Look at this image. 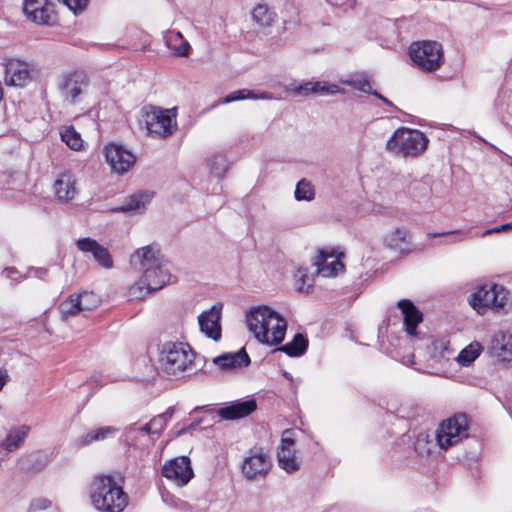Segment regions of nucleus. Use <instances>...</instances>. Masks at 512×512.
Segmentation results:
<instances>
[{
	"instance_id": "18",
	"label": "nucleus",
	"mask_w": 512,
	"mask_h": 512,
	"mask_svg": "<svg viewBox=\"0 0 512 512\" xmlns=\"http://www.w3.org/2000/svg\"><path fill=\"white\" fill-rule=\"evenodd\" d=\"M78 249L84 253H91L94 260L103 268L113 267V260L107 248L100 245L96 240L86 237L77 240Z\"/></svg>"
},
{
	"instance_id": "31",
	"label": "nucleus",
	"mask_w": 512,
	"mask_h": 512,
	"mask_svg": "<svg viewBox=\"0 0 512 512\" xmlns=\"http://www.w3.org/2000/svg\"><path fill=\"white\" fill-rule=\"evenodd\" d=\"M397 309L400 310L402 320H423V313L409 299H402L397 302Z\"/></svg>"
},
{
	"instance_id": "40",
	"label": "nucleus",
	"mask_w": 512,
	"mask_h": 512,
	"mask_svg": "<svg viewBox=\"0 0 512 512\" xmlns=\"http://www.w3.org/2000/svg\"><path fill=\"white\" fill-rule=\"evenodd\" d=\"M311 89H313V93L318 94H337L340 92H343V90L336 84L326 85L325 83L321 82H314L313 86H310Z\"/></svg>"
},
{
	"instance_id": "45",
	"label": "nucleus",
	"mask_w": 512,
	"mask_h": 512,
	"mask_svg": "<svg viewBox=\"0 0 512 512\" xmlns=\"http://www.w3.org/2000/svg\"><path fill=\"white\" fill-rule=\"evenodd\" d=\"M419 322H403L404 330L407 335L415 337L417 336V328Z\"/></svg>"
},
{
	"instance_id": "29",
	"label": "nucleus",
	"mask_w": 512,
	"mask_h": 512,
	"mask_svg": "<svg viewBox=\"0 0 512 512\" xmlns=\"http://www.w3.org/2000/svg\"><path fill=\"white\" fill-rule=\"evenodd\" d=\"M28 431L29 427L27 426H22L20 428L11 430L7 437L5 438V440L3 441V447L9 452L18 449L24 442V439L26 438Z\"/></svg>"
},
{
	"instance_id": "19",
	"label": "nucleus",
	"mask_w": 512,
	"mask_h": 512,
	"mask_svg": "<svg viewBox=\"0 0 512 512\" xmlns=\"http://www.w3.org/2000/svg\"><path fill=\"white\" fill-rule=\"evenodd\" d=\"M341 256H343V253L335 255V251L321 250L314 262L316 273L324 277L336 275L339 270L344 268V265L340 262Z\"/></svg>"
},
{
	"instance_id": "46",
	"label": "nucleus",
	"mask_w": 512,
	"mask_h": 512,
	"mask_svg": "<svg viewBox=\"0 0 512 512\" xmlns=\"http://www.w3.org/2000/svg\"><path fill=\"white\" fill-rule=\"evenodd\" d=\"M314 82H306L302 85H299L295 92L299 95H308L309 93H313V89L310 86H313Z\"/></svg>"
},
{
	"instance_id": "44",
	"label": "nucleus",
	"mask_w": 512,
	"mask_h": 512,
	"mask_svg": "<svg viewBox=\"0 0 512 512\" xmlns=\"http://www.w3.org/2000/svg\"><path fill=\"white\" fill-rule=\"evenodd\" d=\"M150 424L153 430V434L159 435L164 428L166 427L167 423L163 418H161L159 415L155 416L150 420Z\"/></svg>"
},
{
	"instance_id": "26",
	"label": "nucleus",
	"mask_w": 512,
	"mask_h": 512,
	"mask_svg": "<svg viewBox=\"0 0 512 512\" xmlns=\"http://www.w3.org/2000/svg\"><path fill=\"white\" fill-rule=\"evenodd\" d=\"M285 320L277 311L267 305L254 306L245 312V320Z\"/></svg>"
},
{
	"instance_id": "47",
	"label": "nucleus",
	"mask_w": 512,
	"mask_h": 512,
	"mask_svg": "<svg viewBox=\"0 0 512 512\" xmlns=\"http://www.w3.org/2000/svg\"><path fill=\"white\" fill-rule=\"evenodd\" d=\"M50 504V501H48L47 499H36L31 503V508L34 510L46 509L47 507L50 506Z\"/></svg>"
},
{
	"instance_id": "52",
	"label": "nucleus",
	"mask_w": 512,
	"mask_h": 512,
	"mask_svg": "<svg viewBox=\"0 0 512 512\" xmlns=\"http://www.w3.org/2000/svg\"><path fill=\"white\" fill-rule=\"evenodd\" d=\"M139 430L146 434H153V430H152L150 422H148L147 424L140 427Z\"/></svg>"
},
{
	"instance_id": "23",
	"label": "nucleus",
	"mask_w": 512,
	"mask_h": 512,
	"mask_svg": "<svg viewBox=\"0 0 512 512\" xmlns=\"http://www.w3.org/2000/svg\"><path fill=\"white\" fill-rule=\"evenodd\" d=\"M119 431L118 428L114 426H104L97 428L95 430H91L87 432L86 434L82 435L77 439V446L78 447H84L87 445H90L92 442L95 441H103L114 434H116Z\"/></svg>"
},
{
	"instance_id": "56",
	"label": "nucleus",
	"mask_w": 512,
	"mask_h": 512,
	"mask_svg": "<svg viewBox=\"0 0 512 512\" xmlns=\"http://www.w3.org/2000/svg\"><path fill=\"white\" fill-rule=\"evenodd\" d=\"M501 231H506L510 229V224H502L499 226Z\"/></svg>"
},
{
	"instance_id": "15",
	"label": "nucleus",
	"mask_w": 512,
	"mask_h": 512,
	"mask_svg": "<svg viewBox=\"0 0 512 512\" xmlns=\"http://www.w3.org/2000/svg\"><path fill=\"white\" fill-rule=\"evenodd\" d=\"M162 475L174 480L179 485L187 484L194 476L190 459L186 456L178 457L165 464Z\"/></svg>"
},
{
	"instance_id": "6",
	"label": "nucleus",
	"mask_w": 512,
	"mask_h": 512,
	"mask_svg": "<svg viewBox=\"0 0 512 512\" xmlns=\"http://www.w3.org/2000/svg\"><path fill=\"white\" fill-rule=\"evenodd\" d=\"M408 53L413 63L423 71H436L444 62L442 45L436 41L413 42Z\"/></svg>"
},
{
	"instance_id": "4",
	"label": "nucleus",
	"mask_w": 512,
	"mask_h": 512,
	"mask_svg": "<svg viewBox=\"0 0 512 512\" xmlns=\"http://www.w3.org/2000/svg\"><path fill=\"white\" fill-rule=\"evenodd\" d=\"M161 370L170 376H178L191 369L195 362V352L185 342H165L159 355Z\"/></svg>"
},
{
	"instance_id": "20",
	"label": "nucleus",
	"mask_w": 512,
	"mask_h": 512,
	"mask_svg": "<svg viewBox=\"0 0 512 512\" xmlns=\"http://www.w3.org/2000/svg\"><path fill=\"white\" fill-rule=\"evenodd\" d=\"M53 189L59 201L72 200L77 193L75 175L70 171L61 173L55 180Z\"/></svg>"
},
{
	"instance_id": "43",
	"label": "nucleus",
	"mask_w": 512,
	"mask_h": 512,
	"mask_svg": "<svg viewBox=\"0 0 512 512\" xmlns=\"http://www.w3.org/2000/svg\"><path fill=\"white\" fill-rule=\"evenodd\" d=\"M346 84L364 93L371 92L372 88L371 83L367 79H353L346 81Z\"/></svg>"
},
{
	"instance_id": "24",
	"label": "nucleus",
	"mask_w": 512,
	"mask_h": 512,
	"mask_svg": "<svg viewBox=\"0 0 512 512\" xmlns=\"http://www.w3.org/2000/svg\"><path fill=\"white\" fill-rule=\"evenodd\" d=\"M386 245L398 252H404L409 247V232L406 229L396 228L385 236Z\"/></svg>"
},
{
	"instance_id": "10",
	"label": "nucleus",
	"mask_w": 512,
	"mask_h": 512,
	"mask_svg": "<svg viewBox=\"0 0 512 512\" xmlns=\"http://www.w3.org/2000/svg\"><path fill=\"white\" fill-rule=\"evenodd\" d=\"M99 303L100 299L94 292L84 291L62 302L60 310L65 317H75L79 315L88 317L86 312L97 308Z\"/></svg>"
},
{
	"instance_id": "5",
	"label": "nucleus",
	"mask_w": 512,
	"mask_h": 512,
	"mask_svg": "<svg viewBox=\"0 0 512 512\" xmlns=\"http://www.w3.org/2000/svg\"><path fill=\"white\" fill-rule=\"evenodd\" d=\"M429 143L426 135L416 129L398 128L386 143V150L401 157H417Z\"/></svg>"
},
{
	"instance_id": "1",
	"label": "nucleus",
	"mask_w": 512,
	"mask_h": 512,
	"mask_svg": "<svg viewBox=\"0 0 512 512\" xmlns=\"http://www.w3.org/2000/svg\"><path fill=\"white\" fill-rule=\"evenodd\" d=\"M130 261L142 272L140 279L129 288L131 298L142 299L170 282V270L156 247L148 245L138 249L132 254Z\"/></svg>"
},
{
	"instance_id": "42",
	"label": "nucleus",
	"mask_w": 512,
	"mask_h": 512,
	"mask_svg": "<svg viewBox=\"0 0 512 512\" xmlns=\"http://www.w3.org/2000/svg\"><path fill=\"white\" fill-rule=\"evenodd\" d=\"M468 235H469L468 231L457 230V231H451V232H447V233H438V234L429 233L428 237L433 238V237L447 236L450 238L447 241V243H456V242H460V241L464 240Z\"/></svg>"
},
{
	"instance_id": "38",
	"label": "nucleus",
	"mask_w": 512,
	"mask_h": 512,
	"mask_svg": "<svg viewBox=\"0 0 512 512\" xmlns=\"http://www.w3.org/2000/svg\"><path fill=\"white\" fill-rule=\"evenodd\" d=\"M223 303L217 302L209 309L203 310L197 320H221Z\"/></svg>"
},
{
	"instance_id": "55",
	"label": "nucleus",
	"mask_w": 512,
	"mask_h": 512,
	"mask_svg": "<svg viewBox=\"0 0 512 512\" xmlns=\"http://www.w3.org/2000/svg\"><path fill=\"white\" fill-rule=\"evenodd\" d=\"M368 94H371V95L375 96L378 99H383V95L380 94L379 92H377L376 90H372L371 89V92H369Z\"/></svg>"
},
{
	"instance_id": "41",
	"label": "nucleus",
	"mask_w": 512,
	"mask_h": 512,
	"mask_svg": "<svg viewBox=\"0 0 512 512\" xmlns=\"http://www.w3.org/2000/svg\"><path fill=\"white\" fill-rule=\"evenodd\" d=\"M46 5H53L49 0H25L23 5V11L25 15H31L37 12V9H40Z\"/></svg>"
},
{
	"instance_id": "57",
	"label": "nucleus",
	"mask_w": 512,
	"mask_h": 512,
	"mask_svg": "<svg viewBox=\"0 0 512 512\" xmlns=\"http://www.w3.org/2000/svg\"><path fill=\"white\" fill-rule=\"evenodd\" d=\"M509 224H510V229H512V222H511V223H509Z\"/></svg>"
},
{
	"instance_id": "36",
	"label": "nucleus",
	"mask_w": 512,
	"mask_h": 512,
	"mask_svg": "<svg viewBox=\"0 0 512 512\" xmlns=\"http://www.w3.org/2000/svg\"><path fill=\"white\" fill-rule=\"evenodd\" d=\"M294 194L298 201H311L314 199L315 191L309 181L302 179L297 183Z\"/></svg>"
},
{
	"instance_id": "9",
	"label": "nucleus",
	"mask_w": 512,
	"mask_h": 512,
	"mask_svg": "<svg viewBox=\"0 0 512 512\" xmlns=\"http://www.w3.org/2000/svg\"><path fill=\"white\" fill-rule=\"evenodd\" d=\"M146 128L149 134L165 138L176 128L175 114L172 110L152 108L145 114Z\"/></svg>"
},
{
	"instance_id": "8",
	"label": "nucleus",
	"mask_w": 512,
	"mask_h": 512,
	"mask_svg": "<svg viewBox=\"0 0 512 512\" xmlns=\"http://www.w3.org/2000/svg\"><path fill=\"white\" fill-rule=\"evenodd\" d=\"M89 78L85 72L73 71L62 74L57 81V87L64 99L69 104L78 102L80 95L88 87Z\"/></svg>"
},
{
	"instance_id": "54",
	"label": "nucleus",
	"mask_w": 512,
	"mask_h": 512,
	"mask_svg": "<svg viewBox=\"0 0 512 512\" xmlns=\"http://www.w3.org/2000/svg\"><path fill=\"white\" fill-rule=\"evenodd\" d=\"M380 100H381L384 104H386L387 106L396 108V107L394 106V104H393L389 99H387L386 97H384V96H383V99H380Z\"/></svg>"
},
{
	"instance_id": "22",
	"label": "nucleus",
	"mask_w": 512,
	"mask_h": 512,
	"mask_svg": "<svg viewBox=\"0 0 512 512\" xmlns=\"http://www.w3.org/2000/svg\"><path fill=\"white\" fill-rule=\"evenodd\" d=\"M293 445V439L283 437L281 440V448L277 455L279 466L287 473H295L300 469V465L295 459Z\"/></svg>"
},
{
	"instance_id": "17",
	"label": "nucleus",
	"mask_w": 512,
	"mask_h": 512,
	"mask_svg": "<svg viewBox=\"0 0 512 512\" xmlns=\"http://www.w3.org/2000/svg\"><path fill=\"white\" fill-rule=\"evenodd\" d=\"M489 350L498 362H512V333L502 330L496 332L492 336Z\"/></svg>"
},
{
	"instance_id": "37",
	"label": "nucleus",
	"mask_w": 512,
	"mask_h": 512,
	"mask_svg": "<svg viewBox=\"0 0 512 512\" xmlns=\"http://www.w3.org/2000/svg\"><path fill=\"white\" fill-rule=\"evenodd\" d=\"M200 330L205 333L206 336L218 341L221 339V325L220 322H199Z\"/></svg>"
},
{
	"instance_id": "12",
	"label": "nucleus",
	"mask_w": 512,
	"mask_h": 512,
	"mask_svg": "<svg viewBox=\"0 0 512 512\" xmlns=\"http://www.w3.org/2000/svg\"><path fill=\"white\" fill-rule=\"evenodd\" d=\"M33 66L19 59H10L5 66V84L8 86L23 87L32 77Z\"/></svg>"
},
{
	"instance_id": "33",
	"label": "nucleus",
	"mask_w": 512,
	"mask_h": 512,
	"mask_svg": "<svg viewBox=\"0 0 512 512\" xmlns=\"http://www.w3.org/2000/svg\"><path fill=\"white\" fill-rule=\"evenodd\" d=\"M481 351V344L473 342L459 353L457 360L461 365L468 366L480 355Z\"/></svg>"
},
{
	"instance_id": "7",
	"label": "nucleus",
	"mask_w": 512,
	"mask_h": 512,
	"mask_svg": "<svg viewBox=\"0 0 512 512\" xmlns=\"http://www.w3.org/2000/svg\"><path fill=\"white\" fill-rule=\"evenodd\" d=\"M469 420L465 413H456L444 420L436 431V441L443 450L458 444L468 437Z\"/></svg>"
},
{
	"instance_id": "3",
	"label": "nucleus",
	"mask_w": 512,
	"mask_h": 512,
	"mask_svg": "<svg viewBox=\"0 0 512 512\" xmlns=\"http://www.w3.org/2000/svg\"><path fill=\"white\" fill-rule=\"evenodd\" d=\"M469 303L480 315L488 310L506 314L512 308V296L503 285L483 284L470 295Z\"/></svg>"
},
{
	"instance_id": "2",
	"label": "nucleus",
	"mask_w": 512,
	"mask_h": 512,
	"mask_svg": "<svg viewBox=\"0 0 512 512\" xmlns=\"http://www.w3.org/2000/svg\"><path fill=\"white\" fill-rule=\"evenodd\" d=\"M89 494L93 506L99 511L122 512L128 505V495L111 475L94 477Z\"/></svg>"
},
{
	"instance_id": "48",
	"label": "nucleus",
	"mask_w": 512,
	"mask_h": 512,
	"mask_svg": "<svg viewBox=\"0 0 512 512\" xmlns=\"http://www.w3.org/2000/svg\"><path fill=\"white\" fill-rule=\"evenodd\" d=\"M194 309V304L192 302L186 303L183 306V312L180 314V317H192V310Z\"/></svg>"
},
{
	"instance_id": "21",
	"label": "nucleus",
	"mask_w": 512,
	"mask_h": 512,
	"mask_svg": "<svg viewBox=\"0 0 512 512\" xmlns=\"http://www.w3.org/2000/svg\"><path fill=\"white\" fill-rule=\"evenodd\" d=\"M256 408V400L249 399L246 401L234 402L229 406L220 408L218 414L222 419L235 420L250 415L256 410Z\"/></svg>"
},
{
	"instance_id": "11",
	"label": "nucleus",
	"mask_w": 512,
	"mask_h": 512,
	"mask_svg": "<svg viewBox=\"0 0 512 512\" xmlns=\"http://www.w3.org/2000/svg\"><path fill=\"white\" fill-rule=\"evenodd\" d=\"M105 157L112 171L120 175L126 173L136 160L130 151L117 144H108L105 147Z\"/></svg>"
},
{
	"instance_id": "27",
	"label": "nucleus",
	"mask_w": 512,
	"mask_h": 512,
	"mask_svg": "<svg viewBox=\"0 0 512 512\" xmlns=\"http://www.w3.org/2000/svg\"><path fill=\"white\" fill-rule=\"evenodd\" d=\"M152 198V194L149 192H140L129 196L125 202L117 208V211L130 212L143 208L147 202Z\"/></svg>"
},
{
	"instance_id": "34",
	"label": "nucleus",
	"mask_w": 512,
	"mask_h": 512,
	"mask_svg": "<svg viewBox=\"0 0 512 512\" xmlns=\"http://www.w3.org/2000/svg\"><path fill=\"white\" fill-rule=\"evenodd\" d=\"M208 165L210 172L218 178L223 177L229 167L228 160L223 154H215L210 157L208 159Z\"/></svg>"
},
{
	"instance_id": "51",
	"label": "nucleus",
	"mask_w": 512,
	"mask_h": 512,
	"mask_svg": "<svg viewBox=\"0 0 512 512\" xmlns=\"http://www.w3.org/2000/svg\"><path fill=\"white\" fill-rule=\"evenodd\" d=\"M173 414H174V409L173 408H168L164 413L159 414V416L161 418H163L166 423H168V421L171 419Z\"/></svg>"
},
{
	"instance_id": "16",
	"label": "nucleus",
	"mask_w": 512,
	"mask_h": 512,
	"mask_svg": "<svg viewBox=\"0 0 512 512\" xmlns=\"http://www.w3.org/2000/svg\"><path fill=\"white\" fill-rule=\"evenodd\" d=\"M213 364L221 371H236L248 367L251 359L245 348L237 352L223 353L212 360Z\"/></svg>"
},
{
	"instance_id": "28",
	"label": "nucleus",
	"mask_w": 512,
	"mask_h": 512,
	"mask_svg": "<svg viewBox=\"0 0 512 512\" xmlns=\"http://www.w3.org/2000/svg\"><path fill=\"white\" fill-rule=\"evenodd\" d=\"M308 347V340L300 333H297L293 340L279 348L291 357H298L305 353Z\"/></svg>"
},
{
	"instance_id": "32",
	"label": "nucleus",
	"mask_w": 512,
	"mask_h": 512,
	"mask_svg": "<svg viewBox=\"0 0 512 512\" xmlns=\"http://www.w3.org/2000/svg\"><path fill=\"white\" fill-rule=\"evenodd\" d=\"M61 139L73 150H80L83 145V140L80 133H78L73 126L64 127L60 132Z\"/></svg>"
},
{
	"instance_id": "50",
	"label": "nucleus",
	"mask_w": 512,
	"mask_h": 512,
	"mask_svg": "<svg viewBox=\"0 0 512 512\" xmlns=\"http://www.w3.org/2000/svg\"><path fill=\"white\" fill-rule=\"evenodd\" d=\"M8 374L5 369H0V391L3 389L4 385L8 381Z\"/></svg>"
},
{
	"instance_id": "53",
	"label": "nucleus",
	"mask_w": 512,
	"mask_h": 512,
	"mask_svg": "<svg viewBox=\"0 0 512 512\" xmlns=\"http://www.w3.org/2000/svg\"><path fill=\"white\" fill-rule=\"evenodd\" d=\"M499 232H502V231H501L500 227H499V226H497V227H494V228H492V229H488V230H486V231L483 233V236L490 235V234H492V233H499Z\"/></svg>"
},
{
	"instance_id": "39",
	"label": "nucleus",
	"mask_w": 512,
	"mask_h": 512,
	"mask_svg": "<svg viewBox=\"0 0 512 512\" xmlns=\"http://www.w3.org/2000/svg\"><path fill=\"white\" fill-rule=\"evenodd\" d=\"M295 278L297 281V289L300 292L308 291V289L312 287L313 278L308 275L306 269L299 268L295 274Z\"/></svg>"
},
{
	"instance_id": "13",
	"label": "nucleus",
	"mask_w": 512,
	"mask_h": 512,
	"mask_svg": "<svg viewBox=\"0 0 512 512\" xmlns=\"http://www.w3.org/2000/svg\"><path fill=\"white\" fill-rule=\"evenodd\" d=\"M287 322H277L270 333L269 322H247L248 328L261 342L270 345L281 343L285 337Z\"/></svg>"
},
{
	"instance_id": "14",
	"label": "nucleus",
	"mask_w": 512,
	"mask_h": 512,
	"mask_svg": "<svg viewBox=\"0 0 512 512\" xmlns=\"http://www.w3.org/2000/svg\"><path fill=\"white\" fill-rule=\"evenodd\" d=\"M271 462L262 451H251L242 464V473L249 480L265 477L270 469Z\"/></svg>"
},
{
	"instance_id": "49",
	"label": "nucleus",
	"mask_w": 512,
	"mask_h": 512,
	"mask_svg": "<svg viewBox=\"0 0 512 512\" xmlns=\"http://www.w3.org/2000/svg\"><path fill=\"white\" fill-rule=\"evenodd\" d=\"M189 50H190V45L185 42L183 43L179 48H177V53L178 55L180 56H187L189 54Z\"/></svg>"
},
{
	"instance_id": "35",
	"label": "nucleus",
	"mask_w": 512,
	"mask_h": 512,
	"mask_svg": "<svg viewBox=\"0 0 512 512\" xmlns=\"http://www.w3.org/2000/svg\"><path fill=\"white\" fill-rule=\"evenodd\" d=\"M54 12V5H46L40 9H37V12L26 16L31 21L44 25L51 23L53 20Z\"/></svg>"
},
{
	"instance_id": "30",
	"label": "nucleus",
	"mask_w": 512,
	"mask_h": 512,
	"mask_svg": "<svg viewBox=\"0 0 512 512\" xmlns=\"http://www.w3.org/2000/svg\"><path fill=\"white\" fill-rule=\"evenodd\" d=\"M252 19L261 27H269L273 24L276 18V14L271 11L267 5L258 4L252 10Z\"/></svg>"
},
{
	"instance_id": "25",
	"label": "nucleus",
	"mask_w": 512,
	"mask_h": 512,
	"mask_svg": "<svg viewBox=\"0 0 512 512\" xmlns=\"http://www.w3.org/2000/svg\"><path fill=\"white\" fill-rule=\"evenodd\" d=\"M245 99H272V96L267 92H263L258 95L254 93L252 90L241 89L234 91L223 98H220L215 104L212 105V107H216L220 104H228L234 101Z\"/></svg>"
}]
</instances>
